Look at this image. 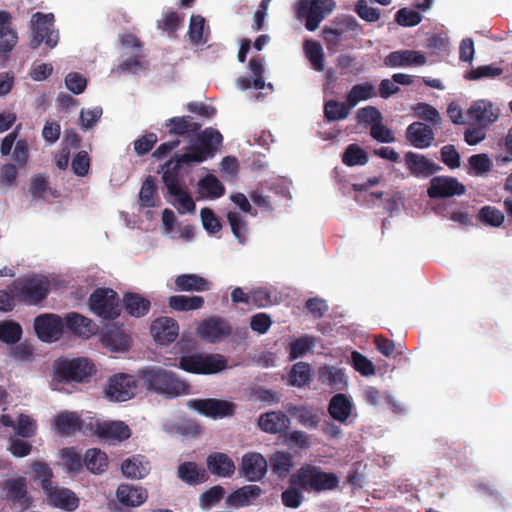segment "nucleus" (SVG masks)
Here are the masks:
<instances>
[{"instance_id":"nucleus-28","label":"nucleus","mask_w":512,"mask_h":512,"mask_svg":"<svg viewBox=\"0 0 512 512\" xmlns=\"http://www.w3.org/2000/svg\"><path fill=\"white\" fill-rule=\"evenodd\" d=\"M289 415L295 417L297 421L307 429H316L320 422V413L307 405H295L291 402L284 405Z\"/></svg>"},{"instance_id":"nucleus-19","label":"nucleus","mask_w":512,"mask_h":512,"mask_svg":"<svg viewBox=\"0 0 512 512\" xmlns=\"http://www.w3.org/2000/svg\"><path fill=\"white\" fill-rule=\"evenodd\" d=\"M48 503L64 511L72 512L79 507L78 496L69 488L60 487L56 484L44 492Z\"/></svg>"},{"instance_id":"nucleus-43","label":"nucleus","mask_w":512,"mask_h":512,"mask_svg":"<svg viewBox=\"0 0 512 512\" xmlns=\"http://www.w3.org/2000/svg\"><path fill=\"white\" fill-rule=\"evenodd\" d=\"M205 300L202 296L174 295L168 298V306L175 311L198 310L204 306Z\"/></svg>"},{"instance_id":"nucleus-58","label":"nucleus","mask_w":512,"mask_h":512,"mask_svg":"<svg viewBox=\"0 0 512 512\" xmlns=\"http://www.w3.org/2000/svg\"><path fill=\"white\" fill-rule=\"evenodd\" d=\"M63 464L69 472H79L82 468V457L75 447L62 449Z\"/></svg>"},{"instance_id":"nucleus-16","label":"nucleus","mask_w":512,"mask_h":512,"mask_svg":"<svg viewBox=\"0 0 512 512\" xmlns=\"http://www.w3.org/2000/svg\"><path fill=\"white\" fill-rule=\"evenodd\" d=\"M232 331L230 323L219 316H211L204 319L197 328L198 335L210 343L221 341L230 336Z\"/></svg>"},{"instance_id":"nucleus-39","label":"nucleus","mask_w":512,"mask_h":512,"mask_svg":"<svg viewBox=\"0 0 512 512\" xmlns=\"http://www.w3.org/2000/svg\"><path fill=\"white\" fill-rule=\"evenodd\" d=\"M123 302L126 312L136 318L147 315L151 307L150 300L133 292L126 293Z\"/></svg>"},{"instance_id":"nucleus-38","label":"nucleus","mask_w":512,"mask_h":512,"mask_svg":"<svg viewBox=\"0 0 512 512\" xmlns=\"http://www.w3.org/2000/svg\"><path fill=\"white\" fill-rule=\"evenodd\" d=\"M262 493L263 490L258 485H245L232 492L228 496L227 502L236 507L248 506L252 501L260 497Z\"/></svg>"},{"instance_id":"nucleus-30","label":"nucleus","mask_w":512,"mask_h":512,"mask_svg":"<svg viewBox=\"0 0 512 512\" xmlns=\"http://www.w3.org/2000/svg\"><path fill=\"white\" fill-rule=\"evenodd\" d=\"M116 497L126 507H138L147 500L148 492L140 486L121 484L117 488Z\"/></svg>"},{"instance_id":"nucleus-47","label":"nucleus","mask_w":512,"mask_h":512,"mask_svg":"<svg viewBox=\"0 0 512 512\" xmlns=\"http://www.w3.org/2000/svg\"><path fill=\"white\" fill-rule=\"evenodd\" d=\"M208 32L205 33V19L201 15H192L188 29V37L193 45H202L208 41Z\"/></svg>"},{"instance_id":"nucleus-10","label":"nucleus","mask_w":512,"mask_h":512,"mask_svg":"<svg viewBox=\"0 0 512 512\" xmlns=\"http://www.w3.org/2000/svg\"><path fill=\"white\" fill-rule=\"evenodd\" d=\"M89 306L98 316L114 320L120 315L118 294L110 288H98L89 297Z\"/></svg>"},{"instance_id":"nucleus-40","label":"nucleus","mask_w":512,"mask_h":512,"mask_svg":"<svg viewBox=\"0 0 512 512\" xmlns=\"http://www.w3.org/2000/svg\"><path fill=\"white\" fill-rule=\"evenodd\" d=\"M177 475L180 480L189 485L204 483L208 479L206 470L199 469L195 462H184L180 464Z\"/></svg>"},{"instance_id":"nucleus-14","label":"nucleus","mask_w":512,"mask_h":512,"mask_svg":"<svg viewBox=\"0 0 512 512\" xmlns=\"http://www.w3.org/2000/svg\"><path fill=\"white\" fill-rule=\"evenodd\" d=\"M188 404L190 408L214 419L232 416L236 408V405L230 401L215 398L194 399Z\"/></svg>"},{"instance_id":"nucleus-54","label":"nucleus","mask_w":512,"mask_h":512,"mask_svg":"<svg viewBox=\"0 0 512 512\" xmlns=\"http://www.w3.org/2000/svg\"><path fill=\"white\" fill-rule=\"evenodd\" d=\"M314 346V339L310 336L296 338L289 345V359L295 360L304 356Z\"/></svg>"},{"instance_id":"nucleus-52","label":"nucleus","mask_w":512,"mask_h":512,"mask_svg":"<svg viewBox=\"0 0 512 512\" xmlns=\"http://www.w3.org/2000/svg\"><path fill=\"white\" fill-rule=\"evenodd\" d=\"M477 218L480 222L492 227L501 226L505 219L504 214L499 209L489 205L483 206L479 210Z\"/></svg>"},{"instance_id":"nucleus-41","label":"nucleus","mask_w":512,"mask_h":512,"mask_svg":"<svg viewBox=\"0 0 512 512\" xmlns=\"http://www.w3.org/2000/svg\"><path fill=\"white\" fill-rule=\"evenodd\" d=\"M269 464L275 475L284 478L294 467L293 455L287 451H276L269 457Z\"/></svg>"},{"instance_id":"nucleus-49","label":"nucleus","mask_w":512,"mask_h":512,"mask_svg":"<svg viewBox=\"0 0 512 512\" xmlns=\"http://www.w3.org/2000/svg\"><path fill=\"white\" fill-rule=\"evenodd\" d=\"M351 108L347 101L329 100L324 105V115L328 121L343 120L349 116Z\"/></svg>"},{"instance_id":"nucleus-61","label":"nucleus","mask_w":512,"mask_h":512,"mask_svg":"<svg viewBox=\"0 0 512 512\" xmlns=\"http://www.w3.org/2000/svg\"><path fill=\"white\" fill-rule=\"evenodd\" d=\"M34 350L31 343L24 341L13 346L10 350V355L18 362L30 363L34 360Z\"/></svg>"},{"instance_id":"nucleus-32","label":"nucleus","mask_w":512,"mask_h":512,"mask_svg":"<svg viewBox=\"0 0 512 512\" xmlns=\"http://www.w3.org/2000/svg\"><path fill=\"white\" fill-rule=\"evenodd\" d=\"M151 470L150 462L143 455H133L121 464L122 474L130 479H143Z\"/></svg>"},{"instance_id":"nucleus-56","label":"nucleus","mask_w":512,"mask_h":512,"mask_svg":"<svg viewBox=\"0 0 512 512\" xmlns=\"http://www.w3.org/2000/svg\"><path fill=\"white\" fill-rule=\"evenodd\" d=\"M414 112L417 117L430 122L434 127H441V116L436 108L427 103H418L414 107Z\"/></svg>"},{"instance_id":"nucleus-26","label":"nucleus","mask_w":512,"mask_h":512,"mask_svg":"<svg viewBox=\"0 0 512 512\" xmlns=\"http://www.w3.org/2000/svg\"><path fill=\"white\" fill-rule=\"evenodd\" d=\"M406 139L415 148L424 149L432 145L435 135L430 126L422 122H413L406 129Z\"/></svg>"},{"instance_id":"nucleus-15","label":"nucleus","mask_w":512,"mask_h":512,"mask_svg":"<svg viewBox=\"0 0 512 512\" xmlns=\"http://www.w3.org/2000/svg\"><path fill=\"white\" fill-rule=\"evenodd\" d=\"M268 470L266 458L258 452L245 453L239 465V473L249 482H258L265 478Z\"/></svg>"},{"instance_id":"nucleus-6","label":"nucleus","mask_w":512,"mask_h":512,"mask_svg":"<svg viewBox=\"0 0 512 512\" xmlns=\"http://www.w3.org/2000/svg\"><path fill=\"white\" fill-rule=\"evenodd\" d=\"M196 134V141L189 147V151L183 153V157L184 160L199 164L215 155L218 146L222 144L223 137L218 130L211 127Z\"/></svg>"},{"instance_id":"nucleus-50","label":"nucleus","mask_w":512,"mask_h":512,"mask_svg":"<svg viewBox=\"0 0 512 512\" xmlns=\"http://www.w3.org/2000/svg\"><path fill=\"white\" fill-rule=\"evenodd\" d=\"M22 336V327L12 320L0 322V341L6 344H16Z\"/></svg>"},{"instance_id":"nucleus-17","label":"nucleus","mask_w":512,"mask_h":512,"mask_svg":"<svg viewBox=\"0 0 512 512\" xmlns=\"http://www.w3.org/2000/svg\"><path fill=\"white\" fill-rule=\"evenodd\" d=\"M465 192V186L457 178L451 176L433 177L427 189V194L431 199L460 196Z\"/></svg>"},{"instance_id":"nucleus-33","label":"nucleus","mask_w":512,"mask_h":512,"mask_svg":"<svg viewBox=\"0 0 512 512\" xmlns=\"http://www.w3.org/2000/svg\"><path fill=\"white\" fill-rule=\"evenodd\" d=\"M206 462L209 471L219 477H231L236 469L233 460L222 452L210 454Z\"/></svg>"},{"instance_id":"nucleus-4","label":"nucleus","mask_w":512,"mask_h":512,"mask_svg":"<svg viewBox=\"0 0 512 512\" xmlns=\"http://www.w3.org/2000/svg\"><path fill=\"white\" fill-rule=\"evenodd\" d=\"M16 300L27 305H38L50 292L49 279L40 274L19 277L11 284Z\"/></svg>"},{"instance_id":"nucleus-8","label":"nucleus","mask_w":512,"mask_h":512,"mask_svg":"<svg viewBox=\"0 0 512 512\" xmlns=\"http://www.w3.org/2000/svg\"><path fill=\"white\" fill-rule=\"evenodd\" d=\"M334 8L333 0H298L296 16L300 20H305V28L308 31H315Z\"/></svg>"},{"instance_id":"nucleus-13","label":"nucleus","mask_w":512,"mask_h":512,"mask_svg":"<svg viewBox=\"0 0 512 512\" xmlns=\"http://www.w3.org/2000/svg\"><path fill=\"white\" fill-rule=\"evenodd\" d=\"M34 331L37 337L43 342H55L59 340L63 334V319L52 313H45L34 319Z\"/></svg>"},{"instance_id":"nucleus-27","label":"nucleus","mask_w":512,"mask_h":512,"mask_svg":"<svg viewBox=\"0 0 512 512\" xmlns=\"http://www.w3.org/2000/svg\"><path fill=\"white\" fill-rule=\"evenodd\" d=\"M427 59L424 54L415 50H398L389 53L384 60L388 67L422 66Z\"/></svg>"},{"instance_id":"nucleus-5","label":"nucleus","mask_w":512,"mask_h":512,"mask_svg":"<svg viewBox=\"0 0 512 512\" xmlns=\"http://www.w3.org/2000/svg\"><path fill=\"white\" fill-rule=\"evenodd\" d=\"M95 373V365L87 358H59L53 363V380L58 383H82Z\"/></svg>"},{"instance_id":"nucleus-34","label":"nucleus","mask_w":512,"mask_h":512,"mask_svg":"<svg viewBox=\"0 0 512 512\" xmlns=\"http://www.w3.org/2000/svg\"><path fill=\"white\" fill-rule=\"evenodd\" d=\"M169 135L189 136L200 131L201 124L193 121L191 116L172 117L165 122Z\"/></svg>"},{"instance_id":"nucleus-23","label":"nucleus","mask_w":512,"mask_h":512,"mask_svg":"<svg viewBox=\"0 0 512 512\" xmlns=\"http://www.w3.org/2000/svg\"><path fill=\"white\" fill-rule=\"evenodd\" d=\"M63 322L64 328L84 339L90 338L98 331V326L91 319L76 312L68 313Z\"/></svg>"},{"instance_id":"nucleus-60","label":"nucleus","mask_w":512,"mask_h":512,"mask_svg":"<svg viewBox=\"0 0 512 512\" xmlns=\"http://www.w3.org/2000/svg\"><path fill=\"white\" fill-rule=\"evenodd\" d=\"M16 434L23 438H31L36 434L37 424L30 416L20 414L17 418L15 428Z\"/></svg>"},{"instance_id":"nucleus-9","label":"nucleus","mask_w":512,"mask_h":512,"mask_svg":"<svg viewBox=\"0 0 512 512\" xmlns=\"http://www.w3.org/2000/svg\"><path fill=\"white\" fill-rule=\"evenodd\" d=\"M33 37L30 42L32 49L38 48L42 42L49 48H54L58 43V33L54 30V15L52 13L36 12L31 19Z\"/></svg>"},{"instance_id":"nucleus-64","label":"nucleus","mask_w":512,"mask_h":512,"mask_svg":"<svg viewBox=\"0 0 512 512\" xmlns=\"http://www.w3.org/2000/svg\"><path fill=\"white\" fill-rule=\"evenodd\" d=\"M356 119L359 124L374 125L383 120L381 112L374 106L360 108L356 113Z\"/></svg>"},{"instance_id":"nucleus-29","label":"nucleus","mask_w":512,"mask_h":512,"mask_svg":"<svg viewBox=\"0 0 512 512\" xmlns=\"http://www.w3.org/2000/svg\"><path fill=\"white\" fill-rule=\"evenodd\" d=\"M258 426L266 433L278 434L289 428L290 419L282 411H270L260 415Z\"/></svg>"},{"instance_id":"nucleus-11","label":"nucleus","mask_w":512,"mask_h":512,"mask_svg":"<svg viewBox=\"0 0 512 512\" xmlns=\"http://www.w3.org/2000/svg\"><path fill=\"white\" fill-rule=\"evenodd\" d=\"M136 388L137 382L134 376L119 373L110 377L105 395L111 401L123 402L134 397Z\"/></svg>"},{"instance_id":"nucleus-18","label":"nucleus","mask_w":512,"mask_h":512,"mask_svg":"<svg viewBox=\"0 0 512 512\" xmlns=\"http://www.w3.org/2000/svg\"><path fill=\"white\" fill-rule=\"evenodd\" d=\"M361 26L353 16H346L336 27L325 26L322 30L323 40L328 50H334L342 43L344 33L361 32Z\"/></svg>"},{"instance_id":"nucleus-7","label":"nucleus","mask_w":512,"mask_h":512,"mask_svg":"<svg viewBox=\"0 0 512 512\" xmlns=\"http://www.w3.org/2000/svg\"><path fill=\"white\" fill-rule=\"evenodd\" d=\"M226 367L227 360L221 354L195 353L179 359V368L192 374H216Z\"/></svg>"},{"instance_id":"nucleus-2","label":"nucleus","mask_w":512,"mask_h":512,"mask_svg":"<svg viewBox=\"0 0 512 512\" xmlns=\"http://www.w3.org/2000/svg\"><path fill=\"white\" fill-rule=\"evenodd\" d=\"M138 377L148 391L168 399L190 394V384L170 370L146 367L138 372Z\"/></svg>"},{"instance_id":"nucleus-21","label":"nucleus","mask_w":512,"mask_h":512,"mask_svg":"<svg viewBox=\"0 0 512 512\" xmlns=\"http://www.w3.org/2000/svg\"><path fill=\"white\" fill-rule=\"evenodd\" d=\"M150 333L158 344H169L177 339L179 325L174 318L161 316L152 322Z\"/></svg>"},{"instance_id":"nucleus-53","label":"nucleus","mask_w":512,"mask_h":512,"mask_svg":"<svg viewBox=\"0 0 512 512\" xmlns=\"http://www.w3.org/2000/svg\"><path fill=\"white\" fill-rule=\"evenodd\" d=\"M342 161L347 166L364 165L368 162V156L357 144H350L342 156Z\"/></svg>"},{"instance_id":"nucleus-3","label":"nucleus","mask_w":512,"mask_h":512,"mask_svg":"<svg viewBox=\"0 0 512 512\" xmlns=\"http://www.w3.org/2000/svg\"><path fill=\"white\" fill-rule=\"evenodd\" d=\"M340 478L334 472H326L320 466L302 465L290 478V485L298 486L305 492L321 493L339 487Z\"/></svg>"},{"instance_id":"nucleus-63","label":"nucleus","mask_w":512,"mask_h":512,"mask_svg":"<svg viewBox=\"0 0 512 512\" xmlns=\"http://www.w3.org/2000/svg\"><path fill=\"white\" fill-rule=\"evenodd\" d=\"M353 368L363 376H371L375 374V367L367 357L358 351L351 354Z\"/></svg>"},{"instance_id":"nucleus-20","label":"nucleus","mask_w":512,"mask_h":512,"mask_svg":"<svg viewBox=\"0 0 512 512\" xmlns=\"http://www.w3.org/2000/svg\"><path fill=\"white\" fill-rule=\"evenodd\" d=\"M470 121L487 128L499 117V109L488 100L475 101L467 111Z\"/></svg>"},{"instance_id":"nucleus-48","label":"nucleus","mask_w":512,"mask_h":512,"mask_svg":"<svg viewBox=\"0 0 512 512\" xmlns=\"http://www.w3.org/2000/svg\"><path fill=\"white\" fill-rule=\"evenodd\" d=\"M303 48L305 55L311 63L313 69L316 71H323L324 53L321 44L315 40L307 39L304 41Z\"/></svg>"},{"instance_id":"nucleus-51","label":"nucleus","mask_w":512,"mask_h":512,"mask_svg":"<svg viewBox=\"0 0 512 512\" xmlns=\"http://www.w3.org/2000/svg\"><path fill=\"white\" fill-rule=\"evenodd\" d=\"M199 187L210 198H219L224 195L225 187L213 174H208L200 179Z\"/></svg>"},{"instance_id":"nucleus-42","label":"nucleus","mask_w":512,"mask_h":512,"mask_svg":"<svg viewBox=\"0 0 512 512\" xmlns=\"http://www.w3.org/2000/svg\"><path fill=\"white\" fill-rule=\"evenodd\" d=\"M31 478L40 484L43 492L54 485V473L48 463L44 461H33L31 463Z\"/></svg>"},{"instance_id":"nucleus-59","label":"nucleus","mask_w":512,"mask_h":512,"mask_svg":"<svg viewBox=\"0 0 512 512\" xmlns=\"http://www.w3.org/2000/svg\"><path fill=\"white\" fill-rule=\"evenodd\" d=\"M302 489L298 486L291 485L281 494V501L287 508L297 509L304 500Z\"/></svg>"},{"instance_id":"nucleus-25","label":"nucleus","mask_w":512,"mask_h":512,"mask_svg":"<svg viewBox=\"0 0 512 512\" xmlns=\"http://www.w3.org/2000/svg\"><path fill=\"white\" fill-rule=\"evenodd\" d=\"M102 345L111 351L124 352L130 348V336L115 325L107 326L100 335Z\"/></svg>"},{"instance_id":"nucleus-31","label":"nucleus","mask_w":512,"mask_h":512,"mask_svg":"<svg viewBox=\"0 0 512 512\" xmlns=\"http://www.w3.org/2000/svg\"><path fill=\"white\" fill-rule=\"evenodd\" d=\"M211 282L198 274H180L174 279V290L179 292H205Z\"/></svg>"},{"instance_id":"nucleus-37","label":"nucleus","mask_w":512,"mask_h":512,"mask_svg":"<svg viewBox=\"0 0 512 512\" xmlns=\"http://www.w3.org/2000/svg\"><path fill=\"white\" fill-rule=\"evenodd\" d=\"M318 380L321 384L335 390H343L347 386L343 369L334 366L321 367L318 371Z\"/></svg>"},{"instance_id":"nucleus-44","label":"nucleus","mask_w":512,"mask_h":512,"mask_svg":"<svg viewBox=\"0 0 512 512\" xmlns=\"http://www.w3.org/2000/svg\"><path fill=\"white\" fill-rule=\"evenodd\" d=\"M84 464L93 474H101L108 468V457L98 448L88 449L84 455Z\"/></svg>"},{"instance_id":"nucleus-62","label":"nucleus","mask_w":512,"mask_h":512,"mask_svg":"<svg viewBox=\"0 0 512 512\" xmlns=\"http://www.w3.org/2000/svg\"><path fill=\"white\" fill-rule=\"evenodd\" d=\"M225 490L222 486L216 485L206 490L200 495V506L203 509H209L217 504L224 497Z\"/></svg>"},{"instance_id":"nucleus-22","label":"nucleus","mask_w":512,"mask_h":512,"mask_svg":"<svg viewBox=\"0 0 512 512\" xmlns=\"http://www.w3.org/2000/svg\"><path fill=\"white\" fill-rule=\"evenodd\" d=\"M96 434L105 442L115 445L129 439L131 437V429L122 421H113L99 424Z\"/></svg>"},{"instance_id":"nucleus-46","label":"nucleus","mask_w":512,"mask_h":512,"mask_svg":"<svg viewBox=\"0 0 512 512\" xmlns=\"http://www.w3.org/2000/svg\"><path fill=\"white\" fill-rule=\"evenodd\" d=\"M377 95L375 87L371 82H364L352 86L346 96V101L353 108L360 101L371 99Z\"/></svg>"},{"instance_id":"nucleus-55","label":"nucleus","mask_w":512,"mask_h":512,"mask_svg":"<svg viewBox=\"0 0 512 512\" xmlns=\"http://www.w3.org/2000/svg\"><path fill=\"white\" fill-rule=\"evenodd\" d=\"M157 193V187L155 178L151 175L147 176L142 184L139 193V200L142 206L154 207L155 206V195Z\"/></svg>"},{"instance_id":"nucleus-57","label":"nucleus","mask_w":512,"mask_h":512,"mask_svg":"<svg viewBox=\"0 0 512 512\" xmlns=\"http://www.w3.org/2000/svg\"><path fill=\"white\" fill-rule=\"evenodd\" d=\"M470 174L483 175L492 169L493 163L487 154H475L469 157Z\"/></svg>"},{"instance_id":"nucleus-12","label":"nucleus","mask_w":512,"mask_h":512,"mask_svg":"<svg viewBox=\"0 0 512 512\" xmlns=\"http://www.w3.org/2000/svg\"><path fill=\"white\" fill-rule=\"evenodd\" d=\"M5 499L21 511H26L33 505V497L27 487V480L23 476L8 479L4 482Z\"/></svg>"},{"instance_id":"nucleus-1","label":"nucleus","mask_w":512,"mask_h":512,"mask_svg":"<svg viewBox=\"0 0 512 512\" xmlns=\"http://www.w3.org/2000/svg\"><path fill=\"white\" fill-rule=\"evenodd\" d=\"M193 165L194 163L191 160H184L183 154L176 153L171 159L160 166L162 181L168 193L176 199L186 212H193L196 206L185 187V183L181 179L184 174L190 172Z\"/></svg>"},{"instance_id":"nucleus-24","label":"nucleus","mask_w":512,"mask_h":512,"mask_svg":"<svg viewBox=\"0 0 512 512\" xmlns=\"http://www.w3.org/2000/svg\"><path fill=\"white\" fill-rule=\"evenodd\" d=\"M404 161L410 174L414 177L427 178L441 169L439 165L431 162L424 155L412 151L405 153Z\"/></svg>"},{"instance_id":"nucleus-35","label":"nucleus","mask_w":512,"mask_h":512,"mask_svg":"<svg viewBox=\"0 0 512 512\" xmlns=\"http://www.w3.org/2000/svg\"><path fill=\"white\" fill-rule=\"evenodd\" d=\"M353 404L349 397L343 393L334 395L328 404V413L336 421L344 423L350 417Z\"/></svg>"},{"instance_id":"nucleus-45","label":"nucleus","mask_w":512,"mask_h":512,"mask_svg":"<svg viewBox=\"0 0 512 512\" xmlns=\"http://www.w3.org/2000/svg\"><path fill=\"white\" fill-rule=\"evenodd\" d=\"M311 380L312 369L311 365L307 362L295 363L288 374V384L293 387H303L309 385Z\"/></svg>"},{"instance_id":"nucleus-36","label":"nucleus","mask_w":512,"mask_h":512,"mask_svg":"<svg viewBox=\"0 0 512 512\" xmlns=\"http://www.w3.org/2000/svg\"><path fill=\"white\" fill-rule=\"evenodd\" d=\"M54 427L58 434L70 436L81 430L82 420L77 413L64 411L55 417Z\"/></svg>"}]
</instances>
